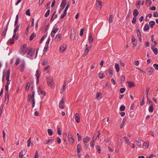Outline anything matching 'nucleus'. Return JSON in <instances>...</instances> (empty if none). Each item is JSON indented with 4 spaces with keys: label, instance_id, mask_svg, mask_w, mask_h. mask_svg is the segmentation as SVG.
<instances>
[{
    "label": "nucleus",
    "instance_id": "nucleus-1",
    "mask_svg": "<svg viewBox=\"0 0 158 158\" xmlns=\"http://www.w3.org/2000/svg\"><path fill=\"white\" fill-rule=\"evenodd\" d=\"M47 82L49 86L51 87L52 89H54V83L52 78L50 77L47 78Z\"/></svg>",
    "mask_w": 158,
    "mask_h": 158
},
{
    "label": "nucleus",
    "instance_id": "nucleus-2",
    "mask_svg": "<svg viewBox=\"0 0 158 158\" xmlns=\"http://www.w3.org/2000/svg\"><path fill=\"white\" fill-rule=\"evenodd\" d=\"M35 51H33L32 48H30L27 52L26 57L30 59H32V57L34 56Z\"/></svg>",
    "mask_w": 158,
    "mask_h": 158
},
{
    "label": "nucleus",
    "instance_id": "nucleus-3",
    "mask_svg": "<svg viewBox=\"0 0 158 158\" xmlns=\"http://www.w3.org/2000/svg\"><path fill=\"white\" fill-rule=\"evenodd\" d=\"M28 48L27 47V44H24L23 45V47L21 48V51L20 52V53L24 55L28 50Z\"/></svg>",
    "mask_w": 158,
    "mask_h": 158
},
{
    "label": "nucleus",
    "instance_id": "nucleus-4",
    "mask_svg": "<svg viewBox=\"0 0 158 158\" xmlns=\"http://www.w3.org/2000/svg\"><path fill=\"white\" fill-rule=\"evenodd\" d=\"M41 74V72L40 71L37 70L36 71V82L37 84H38L39 82V77Z\"/></svg>",
    "mask_w": 158,
    "mask_h": 158
},
{
    "label": "nucleus",
    "instance_id": "nucleus-5",
    "mask_svg": "<svg viewBox=\"0 0 158 158\" xmlns=\"http://www.w3.org/2000/svg\"><path fill=\"white\" fill-rule=\"evenodd\" d=\"M64 102L63 98H62L60 101L59 107L60 108L63 109L64 108Z\"/></svg>",
    "mask_w": 158,
    "mask_h": 158
},
{
    "label": "nucleus",
    "instance_id": "nucleus-6",
    "mask_svg": "<svg viewBox=\"0 0 158 158\" xmlns=\"http://www.w3.org/2000/svg\"><path fill=\"white\" fill-rule=\"evenodd\" d=\"M8 25V23L6 25V27H4L3 28V30L2 31V36H3L4 37H5V36L6 35V31L7 30Z\"/></svg>",
    "mask_w": 158,
    "mask_h": 158
},
{
    "label": "nucleus",
    "instance_id": "nucleus-7",
    "mask_svg": "<svg viewBox=\"0 0 158 158\" xmlns=\"http://www.w3.org/2000/svg\"><path fill=\"white\" fill-rule=\"evenodd\" d=\"M131 43L133 44L134 46H136L137 44L136 41H135V39L134 36L133 35L131 38Z\"/></svg>",
    "mask_w": 158,
    "mask_h": 158
},
{
    "label": "nucleus",
    "instance_id": "nucleus-8",
    "mask_svg": "<svg viewBox=\"0 0 158 158\" xmlns=\"http://www.w3.org/2000/svg\"><path fill=\"white\" fill-rule=\"evenodd\" d=\"M25 66V62L23 61L20 64V70L21 72H23Z\"/></svg>",
    "mask_w": 158,
    "mask_h": 158
},
{
    "label": "nucleus",
    "instance_id": "nucleus-9",
    "mask_svg": "<svg viewBox=\"0 0 158 158\" xmlns=\"http://www.w3.org/2000/svg\"><path fill=\"white\" fill-rule=\"evenodd\" d=\"M89 48L88 44H86L85 45V52L83 54V56H85L89 51Z\"/></svg>",
    "mask_w": 158,
    "mask_h": 158
},
{
    "label": "nucleus",
    "instance_id": "nucleus-10",
    "mask_svg": "<svg viewBox=\"0 0 158 158\" xmlns=\"http://www.w3.org/2000/svg\"><path fill=\"white\" fill-rule=\"evenodd\" d=\"M75 120L77 123H79L80 121V117L78 113H77L75 114Z\"/></svg>",
    "mask_w": 158,
    "mask_h": 158
},
{
    "label": "nucleus",
    "instance_id": "nucleus-11",
    "mask_svg": "<svg viewBox=\"0 0 158 158\" xmlns=\"http://www.w3.org/2000/svg\"><path fill=\"white\" fill-rule=\"evenodd\" d=\"M91 139V138L88 136H86L83 139V142L84 143H87Z\"/></svg>",
    "mask_w": 158,
    "mask_h": 158
},
{
    "label": "nucleus",
    "instance_id": "nucleus-12",
    "mask_svg": "<svg viewBox=\"0 0 158 158\" xmlns=\"http://www.w3.org/2000/svg\"><path fill=\"white\" fill-rule=\"evenodd\" d=\"M66 48V46H61L60 48V52L61 53H63L65 50Z\"/></svg>",
    "mask_w": 158,
    "mask_h": 158
},
{
    "label": "nucleus",
    "instance_id": "nucleus-13",
    "mask_svg": "<svg viewBox=\"0 0 158 158\" xmlns=\"http://www.w3.org/2000/svg\"><path fill=\"white\" fill-rule=\"evenodd\" d=\"M67 3L66 0H62L60 6L64 8Z\"/></svg>",
    "mask_w": 158,
    "mask_h": 158
},
{
    "label": "nucleus",
    "instance_id": "nucleus-14",
    "mask_svg": "<svg viewBox=\"0 0 158 158\" xmlns=\"http://www.w3.org/2000/svg\"><path fill=\"white\" fill-rule=\"evenodd\" d=\"M102 5V2L99 1H97V3L96 4V6L98 8H99L100 9Z\"/></svg>",
    "mask_w": 158,
    "mask_h": 158
},
{
    "label": "nucleus",
    "instance_id": "nucleus-15",
    "mask_svg": "<svg viewBox=\"0 0 158 158\" xmlns=\"http://www.w3.org/2000/svg\"><path fill=\"white\" fill-rule=\"evenodd\" d=\"M81 150V146L80 144H78L77 146V152L78 153H80Z\"/></svg>",
    "mask_w": 158,
    "mask_h": 158
},
{
    "label": "nucleus",
    "instance_id": "nucleus-16",
    "mask_svg": "<svg viewBox=\"0 0 158 158\" xmlns=\"http://www.w3.org/2000/svg\"><path fill=\"white\" fill-rule=\"evenodd\" d=\"M128 85L129 88L134 87L135 86V84L132 81H128Z\"/></svg>",
    "mask_w": 158,
    "mask_h": 158
},
{
    "label": "nucleus",
    "instance_id": "nucleus-17",
    "mask_svg": "<svg viewBox=\"0 0 158 158\" xmlns=\"http://www.w3.org/2000/svg\"><path fill=\"white\" fill-rule=\"evenodd\" d=\"M139 14V12L138 10L136 9H135L133 12V15H134V17H136Z\"/></svg>",
    "mask_w": 158,
    "mask_h": 158
},
{
    "label": "nucleus",
    "instance_id": "nucleus-18",
    "mask_svg": "<svg viewBox=\"0 0 158 158\" xmlns=\"http://www.w3.org/2000/svg\"><path fill=\"white\" fill-rule=\"evenodd\" d=\"M61 34H59L57 35L56 36V39L57 42L60 41L61 40Z\"/></svg>",
    "mask_w": 158,
    "mask_h": 158
},
{
    "label": "nucleus",
    "instance_id": "nucleus-19",
    "mask_svg": "<svg viewBox=\"0 0 158 158\" xmlns=\"http://www.w3.org/2000/svg\"><path fill=\"white\" fill-rule=\"evenodd\" d=\"M89 43L90 44H92L93 42L94 39L93 38L92 35L91 34H89Z\"/></svg>",
    "mask_w": 158,
    "mask_h": 158
},
{
    "label": "nucleus",
    "instance_id": "nucleus-20",
    "mask_svg": "<svg viewBox=\"0 0 158 158\" xmlns=\"http://www.w3.org/2000/svg\"><path fill=\"white\" fill-rule=\"evenodd\" d=\"M16 35V34H14V35H13V36L12 37V39H10L9 40L10 41V44H12L14 43V39L15 38Z\"/></svg>",
    "mask_w": 158,
    "mask_h": 158
},
{
    "label": "nucleus",
    "instance_id": "nucleus-21",
    "mask_svg": "<svg viewBox=\"0 0 158 158\" xmlns=\"http://www.w3.org/2000/svg\"><path fill=\"white\" fill-rule=\"evenodd\" d=\"M126 117H125L123 118V121L121 123V124L120 126V128H122L123 126L124 125L125 123H126Z\"/></svg>",
    "mask_w": 158,
    "mask_h": 158
},
{
    "label": "nucleus",
    "instance_id": "nucleus-22",
    "mask_svg": "<svg viewBox=\"0 0 158 158\" xmlns=\"http://www.w3.org/2000/svg\"><path fill=\"white\" fill-rule=\"evenodd\" d=\"M153 69L152 68H149L147 69L146 71L150 75H151L153 73Z\"/></svg>",
    "mask_w": 158,
    "mask_h": 158
},
{
    "label": "nucleus",
    "instance_id": "nucleus-23",
    "mask_svg": "<svg viewBox=\"0 0 158 158\" xmlns=\"http://www.w3.org/2000/svg\"><path fill=\"white\" fill-rule=\"evenodd\" d=\"M36 34L35 33L33 32L32 33L30 37L29 40L30 41L32 40L34 37L36 36Z\"/></svg>",
    "mask_w": 158,
    "mask_h": 158
},
{
    "label": "nucleus",
    "instance_id": "nucleus-24",
    "mask_svg": "<svg viewBox=\"0 0 158 158\" xmlns=\"http://www.w3.org/2000/svg\"><path fill=\"white\" fill-rule=\"evenodd\" d=\"M149 26L148 24H146L144 27L143 30L145 31H147L149 30Z\"/></svg>",
    "mask_w": 158,
    "mask_h": 158
},
{
    "label": "nucleus",
    "instance_id": "nucleus-25",
    "mask_svg": "<svg viewBox=\"0 0 158 158\" xmlns=\"http://www.w3.org/2000/svg\"><path fill=\"white\" fill-rule=\"evenodd\" d=\"M73 33H71V35H70V38L72 40H73L75 38V33L74 32V29H73Z\"/></svg>",
    "mask_w": 158,
    "mask_h": 158
},
{
    "label": "nucleus",
    "instance_id": "nucleus-26",
    "mask_svg": "<svg viewBox=\"0 0 158 158\" xmlns=\"http://www.w3.org/2000/svg\"><path fill=\"white\" fill-rule=\"evenodd\" d=\"M146 4H147V6H150L152 4V2L151 0H146Z\"/></svg>",
    "mask_w": 158,
    "mask_h": 158
},
{
    "label": "nucleus",
    "instance_id": "nucleus-27",
    "mask_svg": "<svg viewBox=\"0 0 158 158\" xmlns=\"http://www.w3.org/2000/svg\"><path fill=\"white\" fill-rule=\"evenodd\" d=\"M149 111L150 112H152L153 111V104H151L149 107Z\"/></svg>",
    "mask_w": 158,
    "mask_h": 158
},
{
    "label": "nucleus",
    "instance_id": "nucleus-28",
    "mask_svg": "<svg viewBox=\"0 0 158 158\" xmlns=\"http://www.w3.org/2000/svg\"><path fill=\"white\" fill-rule=\"evenodd\" d=\"M151 49L152 50L153 52L155 55H156L158 54V50L156 48H153L152 47Z\"/></svg>",
    "mask_w": 158,
    "mask_h": 158
},
{
    "label": "nucleus",
    "instance_id": "nucleus-29",
    "mask_svg": "<svg viewBox=\"0 0 158 158\" xmlns=\"http://www.w3.org/2000/svg\"><path fill=\"white\" fill-rule=\"evenodd\" d=\"M115 68L116 70V71L117 72H118L119 71V65L118 63H116L115 65Z\"/></svg>",
    "mask_w": 158,
    "mask_h": 158
},
{
    "label": "nucleus",
    "instance_id": "nucleus-30",
    "mask_svg": "<svg viewBox=\"0 0 158 158\" xmlns=\"http://www.w3.org/2000/svg\"><path fill=\"white\" fill-rule=\"evenodd\" d=\"M155 24V22L154 21H151L149 22V25L151 28H153L154 25Z\"/></svg>",
    "mask_w": 158,
    "mask_h": 158
},
{
    "label": "nucleus",
    "instance_id": "nucleus-31",
    "mask_svg": "<svg viewBox=\"0 0 158 158\" xmlns=\"http://www.w3.org/2000/svg\"><path fill=\"white\" fill-rule=\"evenodd\" d=\"M15 26H16V27H15V28L14 31V34H16V31H17V30L18 29L19 26H20V25L19 24H18L16 25Z\"/></svg>",
    "mask_w": 158,
    "mask_h": 158
},
{
    "label": "nucleus",
    "instance_id": "nucleus-32",
    "mask_svg": "<svg viewBox=\"0 0 158 158\" xmlns=\"http://www.w3.org/2000/svg\"><path fill=\"white\" fill-rule=\"evenodd\" d=\"M31 84L29 82H28L27 84V85L25 86V90L26 91H27L29 89V87H30Z\"/></svg>",
    "mask_w": 158,
    "mask_h": 158
},
{
    "label": "nucleus",
    "instance_id": "nucleus-33",
    "mask_svg": "<svg viewBox=\"0 0 158 158\" xmlns=\"http://www.w3.org/2000/svg\"><path fill=\"white\" fill-rule=\"evenodd\" d=\"M58 28L56 27H54L52 32H53L54 33L56 34L58 31Z\"/></svg>",
    "mask_w": 158,
    "mask_h": 158
},
{
    "label": "nucleus",
    "instance_id": "nucleus-34",
    "mask_svg": "<svg viewBox=\"0 0 158 158\" xmlns=\"http://www.w3.org/2000/svg\"><path fill=\"white\" fill-rule=\"evenodd\" d=\"M107 72L108 73H109L110 74L109 76H110V77H112V68H109Z\"/></svg>",
    "mask_w": 158,
    "mask_h": 158
},
{
    "label": "nucleus",
    "instance_id": "nucleus-35",
    "mask_svg": "<svg viewBox=\"0 0 158 158\" xmlns=\"http://www.w3.org/2000/svg\"><path fill=\"white\" fill-rule=\"evenodd\" d=\"M48 135L50 136L52 135L53 134V132L52 130L51 129H48Z\"/></svg>",
    "mask_w": 158,
    "mask_h": 158
},
{
    "label": "nucleus",
    "instance_id": "nucleus-36",
    "mask_svg": "<svg viewBox=\"0 0 158 158\" xmlns=\"http://www.w3.org/2000/svg\"><path fill=\"white\" fill-rule=\"evenodd\" d=\"M18 19H19V15L18 14L17 15L16 18H15V26L16 25L18 24L17 23L18 22Z\"/></svg>",
    "mask_w": 158,
    "mask_h": 158
},
{
    "label": "nucleus",
    "instance_id": "nucleus-37",
    "mask_svg": "<svg viewBox=\"0 0 158 158\" xmlns=\"http://www.w3.org/2000/svg\"><path fill=\"white\" fill-rule=\"evenodd\" d=\"M113 18V15H110L109 16V19H108V21H109V23H111L112 22Z\"/></svg>",
    "mask_w": 158,
    "mask_h": 158
},
{
    "label": "nucleus",
    "instance_id": "nucleus-38",
    "mask_svg": "<svg viewBox=\"0 0 158 158\" xmlns=\"http://www.w3.org/2000/svg\"><path fill=\"white\" fill-rule=\"evenodd\" d=\"M143 147H145L146 149L147 148L149 147V143L147 142H145L143 145Z\"/></svg>",
    "mask_w": 158,
    "mask_h": 158
},
{
    "label": "nucleus",
    "instance_id": "nucleus-39",
    "mask_svg": "<svg viewBox=\"0 0 158 158\" xmlns=\"http://www.w3.org/2000/svg\"><path fill=\"white\" fill-rule=\"evenodd\" d=\"M10 69H9L7 71L6 73V77H9L10 75Z\"/></svg>",
    "mask_w": 158,
    "mask_h": 158
},
{
    "label": "nucleus",
    "instance_id": "nucleus-40",
    "mask_svg": "<svg viewBox=\"0 0 158 158\" xmlns=\"http://www.w3.org/2000/svg\"><path fill=\"white\" fill-rule=\"evenodd\" d=\"M47 35H45L42 37L40 41V44H41L42 42L44 40L45 38L47 37Z\"/></svg>",
    "mask_w": 158,
    "mask_h": 158
},
{
    "label": "nucleus",
    "instance_id": "nucleus-41",
    "mask_svg": "<svg viewBox=\"0 0 158 158\" xmlns=\"http://www.w3.org/2000/svg\"><path fill=\"white\" fill-rule=\"evenodd\" d=\"M136 17H133V19L132 20V23L135 24L136 23Z\"/></svg>",
    "mask_w": 158,
    "mask_h": 158
},
{
    "label": "nucleus",
    "instance_id": "nucleus-42",
    "mask_svg": "<svg viewBox=\"0 0 158 158\" xmlns=\"http://www.w3.org/2000/svg\"><path fill=\"white\" fill-rule=\"evenodd\" d=\"M98 76L100 78L102 79L103 78L104 74L103 73H100L98 74Z\"/></svg>",
    "mask_w": 158,
    "mask_h": 158
},
{
    "label": "nucleus",
    "instance_id": "nucleus-43",
    "mask_svg": "<svg viewBox=\"0 0 158 158\" xmlns=\"http://www.w3.org/2000/svg\"><path fill=\"white\" fill-rule=\"evenodd\" d=\"M43 91L41 90V89L40 86H39L38 88V92L39 95H40L42 94V92Z\"/></svg>",
    "mask_w": 158,
    "mask_h": 158
},
{
    "label": "nucleus",
    "instance_id": "nucleus-44",
    "mask_svg": "<svg viewBox=\"0 0 158 158\" xmlns=\"http://www.w3.org/2000/svg\"><path fill=\"white\" fill-rule=\"evenodd\" d=\"M96 149L97 150V151L99 153H101V150L100 146L99 145H97L96 147Z\"/></svg>",
    "mask_w": 158,
    "mask_h": 158
},
{
    "label": "nucleus",
    "instance_id": "nucleus-45",
    "mask_svg": "<svg viewBox=\"0 0 158 158\" xmlns=\"http://www.w3.org/2000/svg\"><path fill=\"white\" fill-rule=\"evenodd\" d=\"M54 139H49L48 141L45 143L46 144H48L49 143H52L54 141Z\"/></svg>",
    "mask_w": 158,
    "mask_h": 158
},
{
    "label": "nucleus",
    "instance_id": "nucleus-46",
    "mask_svg": "<svg viewBox=\"0 0 158 158\" xmlns=\"http://www.w3.org/2000/svg\"><path fill=\"white\" fill-rule=\"evenodd\" d=\"M125 109V106L124 105H121L120 107V110L121 111H124Z\"/></svg>",
    "mask_w": 158,
    "mask_h": 158
},
{
    "label": "nucleus",
    "instance_id": "nucleus-47",
    "mask_svg": "<svg viewBox=\"0 0 158 158\" xmlns=\"http://www.w3.org/2000/svg\"><path fill=\"white\" fill-rule=\"evenodd\" d=\"M137 35L138 37L141 36V34L139 29H137Z\"/></svg>",
    "mask_w": 158,
    "mask_h": 158
},
{
    "label": "nucleus",
    "instance_id": "nucleus-48",
    "mask_svg": "<svg viewBox=\"0 0 158 158\" xmlns=\"http://www.w3.org/2000/svg\"><path fill=\"white\" fill-rule=\"evenodd\" d=\"M130 116L131 118H132V120L135 119L134 114L132 112H131L130 113Z\"/></svg>",
    "mask_w": 158,
    "mask_h": 158
},
{
    "label": "nucleus",
    "instance_id": "nucleus-49",
    "mask_svg": "<svg viewBox=\"0 0 158 158\" xmlns=\"http://www.w3.org/2000/svg\"><path fill=\"white\" fill-rule=\"evenodd\" d=\"M131 9H129V12H128V14H127V16H126V19H127L129 17H130V15H131Z\"/></svg>",
    "mask_w": 158,
    "mask_h": 158
},
{
    "label": "nucleus",
    "instance_id": "nucleus-50",
    "mask_svg": "<svg viewBox=\"0 0 158 158\" xmlns=\"http://www.w3.org/2000/svg\"><path fill=\"white\" fill-rule=\"evenodd\" d=\"M77 137H78V139H77L78 141H80L81 139V136L78 133H77Z\"/></svg>",
    "mask_w": 158,
    "mask_h": 158
},
{
    "label": "nucleus",
    "instance_id": "nucleus-51",
    "mask_svg": "<svg viewBox=\"0 0 158 158\" xmlns=\"http://www.w3.org/2000/svg\"><path fill=\"white\" fill-rule=\"evenodd\" d=\"M33 99V98L32 96H31V94H29L28 95V102H30L31 100H31Z\"/></svg>",
    "mask_w": 158,
    "mask_h": 158
},
{
    "label": "nucleus",
    "instance_id": "nucleus-52",
    "mask_svg": "<svg viewBox=\"0 0 158 158\" xmlns=\"http://www.w3.org/2000/svg\"><path fill=\"white\" fill-rule=\"evenodd\" d=\"M31 102L32 103V107H34L35 106V103L34 98H33V99L31 100Z\"/></svg>",
    "mask_w": 158,
    "mask_h": 158
},
{
    "label": "nucleus",
    "instance_id": "nucleus-53",
    "mask_svg": "<svg viewBox=\"0 0 158 158\" xmlns=\"http://www.w3.org/2000/svg\"><path fill=\"white\" fill-rule=\"evenodd\" d=\"M94 139H93V140L91 141L90 143V147L91 148H93L94 146Z\"/></svg>",
    "mask_w": 158,
    "mask_h": 158
},
{
    "label": "nucleus",
    "instance_id": "nucleus-54",
    "mask_svg": "<svg viewBox=\"0 0 158 158\" xmlns=\"http://www.w3.org/2000/svg\"><path fill=\"white\" fill-rule=\"evenodd\" d=\"M50 12V10L49 9L48 10L47 12L46 13V14H45V15H44V16L45 17H47L49 15V14Z\"/></svg>",
    "mask_w": 158,
    "mask_h": 158
},
{
    "label": "nucleus",
    "instance_id": "nucleus-55",
    "mask_svg": "<svg viewBox=\"0 0 158 158\" xmlns=\"http://www.w3.org/2000/svg\"><path fill=\"white\" fill-rule=\"evenodd\" d=\"M66 14H67V13L64 12V13L62 14L61 15L60 19H63L64 17L65 16Z\"/></svg>",
    "mask_w": 158,
    "mask_h": 158
},
{
    "label": "nucleus",
    "instance_id": "nucleus-56",
    "mask_svg": "<svg viewBox=\"0 0 158 158\" xmlns=\"http://www.w3.org/2000/svg\"><path fill=\"white\" fill-rule=\"evenodd\" d=\"M121 83H123L125 79V77L124 75H123L121 77Z\"/></svg>",
    "mask_w": 158,
    "mask_h": 158
},
{
    "label": "nucleus",
    "instance_id": "nucleus-57",
    "mask_svg": "<svg viewBox=\"0 0 158 158\" xmlns=\"http://www.w3.org/2000/svg\"><path fill=\"white\" fill-rule=\"evenodd\" d=\"M69 141L70 143L73 144L74 141V139L73 138H70L69 139Z\"/></svg>",
    "mask_w": 158,
    "mask_h": 158
},
{
    "label": "nucleus",
    "instance_id": "nucleus-58",
    "mask_svg": "<svg viewBox=\"0 0 158 158\" xmlns=\"http://www.w3.org/2000/svg\"><path fill=\"white\" fill-rule=\"evenodd\" d=\"M126 90L125 88H122L120 89V92L121 94L123 93Z\"/></svg>",
    "mask_w": 158,
    "mask_h": 158
},
{
    "label": "nucleus",
    "instance_id": "nucleus-59",
    "mask_svg": "<svg viewBox=\"0 0 158 158\" xmlns=\"http://www.w3.org/2000/svg\"><path fill=\"white\" fill-rule=\"evenodd\" d=\"M20 61V59L19 58H17L15 62V64L17 65L19 63Z\"/></svg>",
    "mask_w": 158,
    "mask_h": 158
},
{
    "label": "nucleus",
    "instance_id": "nucleus-60",
    "mask_svg": "<svg viewBox=\"0 0 158 158\" xmlns=\"http://www.w3.org/2000/svg\"><path fill=\"white\" fill-rule=\"evenodd\" d=\"M57 130L58 134L59 135H61V130H60V128L59 127H57Z\"/></svg>",
    "mask_w": 158,
    "mask_h": 158
},
{
    "label": "nucleus",
    "instance_id": "nucleus-61",
    "mask_svg": "<svg viewBox=\"0 0 158 158\" xmlns=\"http://www.w3.org/2000/svg\"><path fill=\"white\" fill-rule=\"evenodd\" d=\"M23 150L19 152V158H22L23 157Z\"/></svg>",
    "mask_w": 158,
    "mask_h": 158
},
{
    "label": "nucleus",
    "instance_id": "nucleus-62",
    "mask_svg": "<svg viewBox=\"0 0 158 158\" xmlns=\"http://www.w3.org/2000/svg\"><path fill=\"white\" fill-rule=\"evenodd\" d=\"M84 31V29L83 28H82L81 29L79 34V35L80 36H82L83 35Z\"/></svg>",
    "mask_w": 158,
    "mask_h": 158
},
{
    "label": "nucleus",
    "instance_id": "nucleus-63",
    "mask_svg": "<svg viewBox=\"0 0 158 158\" xmlns=\"http://www.w3.org/2000/svg\"><path fill=\"white\" fill-rule=\"evenodd\" d=\"M26 15H28V16H30L31 15V14L30 13V10L28 9H27V11H26Z\"/></svg>",
    "mask_w": 158,
    "mask_h": 158
},
{
    "label": "nucleus",
    "instance_id": "nucleus-64",
    "mask_svg": "<svg viewBox=\"0 0 158 158\" xmlns=\"http://www.w3.org/2000/svg\"><path fill=\"white\" fill-rule=\"evenodd\" d=\"M154 67L156 70H158V64L156 63L154 64L153 65Z\"/></svg>",
    "mask_w": 158,
    "mask_h": 158
}]
</instances>
